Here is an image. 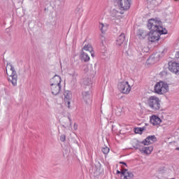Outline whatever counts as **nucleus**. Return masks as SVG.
<instances>
[{
	"instance_id": "f257e3e1",
	"label": "nucleus",
	"mask_w": 179,
	"mask_h": 179,
	"mask_svg": "<svg viewBox=\"0 0 179 179\" xmlns=\"http://www.w3.org/2000/svg\"><path fill=\"white\" fill-rule=\"evenodd\" d=\"M160 24H162V21L150 19L148 20V28L150 30V33L145 30L139 29L137 36L141 40L146 38L147 36H148V41H150V43L159 41L162 34H167V30L163 29V27L160 26Z\"/></svg>"
},
{
	"instance_id": "f03ea898",
	"label": "nucleus",
	"mask_w": 179,
	"mask_h": 179,
	"mask_svg": "<svg viewBox=\"0 0 179 179\" xmlns=\"http://www.w3.org/2000/svg\"><path fill=\"white\" fill-rule=\"evenodd\" d=\"M155 92L157 94H164L169 92V84L159 81L155 85Z\"/></svg>"
},
{
	"instance_id": "7ed1b4c3",
	"label": "nucleus",
	"mask_w": 179,
	"mask_h": 179,
	"mask_svg": "<svg viewBox=\"0 0 179 179\" xmlns=\"http://www.w3.org/2000/svg\"><path fill=\"white\" fill-rule=\"evenodd\" d=\"M148 104L152 110L155 111H157V110H160V99L158 97L152 96H150L148 99Z\"/></svg>"
},
{
	"instance_id": "20e7f679",
	"label": "nucleus",
	"mask_w": 179,
	"mask_h": 179,
	"mask_svg": "<svg viewBox=\"0 0 179 179\" xmlns=\"http://www.w3.org/2000/svg\"><path fill=\"white\" fill-rule=\"evenodd\" d=\"M118 89L120 92L124 94H129V92H131V85H129L128 81L120 82L118 84Z\"/></svg>"
},
{
	"instance_id": "39448f33",
	"label": "nucleus",
	"mask_w": 179,
	"mask_h": 179,
	"mask_svg": "<svg viewBox=\"0 0 179 179\" xmlns=\"http://www.w3.org/2000/svg\"><path fill=\"white\" fill-rule=\"evenodd\" d=\"M7 66H10V70L12 71L8 80L12 83L13 86H16L17 85V73L15 70V67H13L12 64H7Z\"/></svg>"
},
{
	"instance_id": "423d86ee",
	"label": "nucleus",
	"mask_w": 179,
	"mask_h": 179,
	"mask_svg": "<svg viewBox=\"0 0 179 179\" xmlns=\"http://www.w3.org/2000/svg\"><path fill=\"white\" fill-rule=\"evenodd\" d=\"M169 70L175 73V75H179V64L177 62H169Z\"/></svg>"
},
{
	"instance_id": "0eeeda50",
	"label": "nucleus",
	"mask_w": 179,
	"mask_h": 179,
	"mask_svg": "<svg viewBox=\"0 0 179 179\" xmlns=\"http://www.w3.org/2000/svg\"><path fill=\"white\" fill-rule=\"evenodd\" d=\"M92 83L93 82L92 81V78L90 77L86 76L83 78L82 85L85 89L90 90V89H92Z\"/></svg>"
},
{
	"instance_id": "6e6552de",
	"label": "nucleus",
	"mask_w": 179,
	"mask_h": 179,
	"mask_svg": "<svg viewBox=\"0 0 179 179\" xmlns=\"http://www.w3.org/2000/svg\"><path fill=\"white\" fill-rule=\"evenodd\" d=\"M136 149H138L141 153H144L145 155H150L152 152H153V147H144L141 148L139 146V144H137L136 147H134Z\"/></svg>"
},
{
	"instance_id": "1a4fd4ad",
	"label": "nucleus",
	"mask_w": 179,
	"mask_h": 179,
	"mask_svg": "<svg viewBox=\"0 0 179 179\" xmlns=\"http://www.w3.org/2000/svg\"><path fill=\"white\" fill-rule=\"evenodd\" d=\"M156 141L157 138L155 136H149L144 141H143L141 143L145 146H148V145H151V143H155Z\"/></svg>"
},
{
	"instance_id": "9d476101",
	"label": "nucleus",
	"mask_w": 179,
	"mask_h": 179,
	"mask_svg": "<svg viewBox=\"0 0 179 179\" xmlns=\"http://www.w3.org/2000/svg\"><path fill=\"white\" fill-rule=\"evenodd\" d=\"M121 179H134V173L128 171V169L122 171Z\"/></svg>"
},
{
	"instance_id": "9b49d317",
	"label": "nucleus",
	"mask_w": 179,
	"mask_h": 179,
	"mask_svg": "<svg viewBox=\"0 0 179 179\" xmlns=\"http://www.w3.org/2000/svg\"><path fill=\"white\" fill-rule=\"evenodd\" d=\"M61 86V77L55 76L50 80V86Z\"/></svg>"
},
{
	"instance_id": "f8f14e48",
	"label": "nucleus",
	"mask_w": 179,
	"mask_h": 179,
	"mask_svg": "<svg viewBox=\"0 0 179 179\" xmlns=\"http://www.w3.org/2000/svg\"><path fill=\"white\" fill-rule=\"evenodd\" d=\"M83 99L86 104L92 103V98L90 97V92L89 91L83 92Z\"/></svg>"
},
{
	"instance_id": "ddd939ff",
	"label": "nucleus",
	"mask_w": 179,
	"mask_h": 179,
	"mask_svg": "<svg viewBox=\"0 0 179 179\" xmlns=\"http://www.w3.org/2000/svg\"><path fill=\"white\" fill-rule=\"evenodd\" d=\"M150 122H151L152 125H159L162 123V119L153 115L150 119Z\"/></svg>"
},
{
	"instance_id": "4468645a",
	"label": "nucleus",
	"mask_w": 179,
	"mask_h": 179,
	"mask_svg": "<svg viewBox=\"0 0 179 179\" xmlns=\"http://www.w3.org/2000/svg\"><path fill=\"white\" fill-rule=\"evenodd\" d=\"M50 89L52 94L54 96H57V94H59L61 92V85H50Z\"/></svg>"
},
{
	"instance_id": "2eb2a0df",
	"label": "nucleus",
	"mask_w": 179,
	"mask_h": 179,
	"mask_svg": "<svg viewBox=\"0 0 179 179\" xmlns=\"http://www.w3.org/2000/svg\"><path fill=\"white\" fill-rule=\"evenodd\" d=\"M122 1H124V6H123L124 9H129L131 8V0H117L116 5H122V3H121Z\"/></svg>"
},
{
	"instance_id": "dca6fc26",
	"label": "nucleus",
	"mask_w": 179,
	"mask_h": 179,
	"mask_svg": "<svg viewBox=\"0 0 179 179\" xmlns=\"http://www.w3.org/2000/svg\"><path fill=\"white\" fill-rule=\"evenodd\" d=\"M81 61H84V62H89L90 61V57H89V55L83 50H82L80 55Z\"/></svg>"
},
{
	"instance_id": "f3484780",
	"label": "nucleus",
	"mask_w": 179,
	"mask_h": 179,
	"mask_svg": "<svg viewBox=\"0 0 179 179\" xmlns=\"http://www.w3.org/2000/svg\"><path fill=\"white\" fill-rule=\"evenodd\" d=\"M124 41H125V34L122 33L117 38L116 41L117 45H121L124 44Z\"/></svg>"
},
{
	"instance_id": "a211bd4d",
	"label": "nucleus",
	"mask_w": 179,
	"mask_h": 179,
	"mask_svg": "<svg viewBox=\"0 0 179 179\" xmlns=\"http://www.w3.org/2000/svg\"><path fill=\"white\" fill-rule=\"evenodd\" d=\"M117 1V0H114V5H115V6H117V8H119V9H120V10H128V9H129V8H124V6H125L124 1H123L122 2L120 3H122V5L120 4V3H119V4H116Z\"/></svg>"
},
{
	"instance_id": "6ab92c4d",
	"label": "nucleus",
	"mask_w": 179,
	"mask_h": 179,
	"mask_svg": "<svg viewBox=\"0 0 179 179\" xmlns=\"http://www.w3.org/2000/svg\"><path fill=\"white\" fill-rule=\"evenodd\" d=\"M83 50H84L85 51H88V52H90L91 55L93 57V47H92V45H85Z\"/></svg>"
},
{
	"instance_id": "aec40b11",
	"label": "nucleus",
	"mask_w": 179,
	"mask_h": 179,
	"mask_svg": "<svg viewBox=\"0 0 179 179\" xmlns=\"http://www.w3.org/2000/svg\"><path fill=\"white\" fill-rule=\"evenodd\" d=\"M64 100H71L72 99V94L70 91H65L64 93Z\"/></svg>"
},
{
	"instance_id": "412c9836",
	"label": "nucleus",
	"mask_w": 179,
	"mask_h": 179,
	"mask_svg": "<svg viewBox=\"0 0 179 179\" xmlns=\"http://www.w3.org/2000/svg\"><path fill=\"white\" fill-rule=\"evenodd\" d=\"M156 62V57H155V55H151L148 59H147V64H150V65H153Z\"/></svg>"
},
{
	"instance_id": "4be33fe9",
	"label": "nucleus",
	"mask_w": 179,
	"mask_h": 179,
	"mask_svg": "<svg viewBox=\"0 0 179 179\" xmlns=\"http://www.w3.org/2000/svg\"><path fill=\"white\" fill-rule=\"evenodd\" d=\"M115 111L116 115H117V117H120V115H121V113H122V108L116 106Z\"/></svg>"
},
{
	"instance_id": "5701e85b",
	"label": "nucleus",
	"mask_w": 179,
	"mask_h": 179,
	"mask_svg": "<svg viewBox=\"0 0 179 179\" xmlns=\"http://www.w3.org/2000/svg\"><path fill=\"white\" fill-rule=\"evenodd\" d=\"M143 131H145V127H136L134 129L135 134H141Z\"/></svg>"
},
{
	"instance_id": "b1692460",
	"label": "nucleus",
	"mask_w": 179,
	"mask_h": 179,
	"mask_svg": "<svg viewBox=\"0 0 179 179\" xmlns=\"http://www.w3.org/2000/svg\"><path fill=\"white\" fill-rule=\"evenodd\" d=\"M99 29H100L101 33H104L105 31H107V26L104 25V24H103V23H100Z\"/></svg>"
},
{
	"instance_id": "393cba45",
	"label": "nucleus",
	"mask_w": 179,
	"mask_h": 179,
	"mask_svg": "<svg viewBox=\"0 0 179 179\" xmlns=\"http://www.w3.org/2000/svg\"><path fill=\"white\" fill-rule=\"evenodd\" d=\"M110 152V148L107 146H104L102 148V152L103 155H108V152Z\"/></svg>"
},
{
	"instance_id": "a878e982",
	"label": "nucleus",
	"mask_w": 179,
	"mask_h": 179,
	"mask_svg": "<svg viewBox=\"0 0 179 179\" xmlns=\"http://www.w3.org/2000/svg\"><path fill=\"white\" fill-rule=\"evenodd\" d=\"M64 102L68 108H71V100H64Z\"/></svg>"
},
{
	"instance_id": "bb28decb",
	"label": "nucleus",
	"mask_w": 179,
	"mask_h": 179,
	"mask_svg": "<svg viewBox=\"0 0 179 179\" xmlns=\"http://www.w3.org/2000/svg\"><path fill=\"white\" fill-rule=\"evenodd\" d=\"M60 141H62V142H65V141H66V136H65V134H62L60 136Z\"/></svg>"
},
{
	"instance_id": "cd10ccee",
	"label": "nucleus",
	"mask_w": 179,
	"mask_h": 179,
	"mask_svg": "<svg viewBox=\"0 0 179 179\" xmlns=\"http://www.w3.org/2000/svg\"><path fill=\"white\" fill-rule=\"evenodd\" d=\"M68 120H69V125L71 127L72 125V120L71 119L70 116H68Z\"/></svg>"
},
{
	"instance_id": "c85d7f7f",
	"label": "nucleus",
	"mask_w": 179,
	"mask_h": 179,
	"mask_svg": "<svg viewBox=\"0 0 179 179\" xmlns=\"http://www.w3.org/2000/svg\"><path fill=\"white\" fill-rule=\"evenodd\" d=\"M73 128H74L75 131H76V129H78V124L74 123Z\"/></svg>"
},
{
	"instance_id": "c756f323",
	"label": "nucleus",
	"mask_w": 179,
	"mask_h": 179,
	"mask_svg": "<svg viewBox=\"0 0 179 179\" xmlns=\"http://www.w3.org/2000/svg\"><path fill=\"white\" fill-rule=\"evenodd\" d=\"M162 75L163 76L167 75V71H162Z\"/></svg>"
},
{
	"instance_id": "7c9ffc66",
	"label": "nucleus",
	"mask_w": 179,
	"mask_h": 179,
	"mask_svg": "<svg viewBox=\"0 0 179 179\" xmlns=\"http://www.w3.org/2000/svg\"><path fill=\"white\" fill-rule=\"evenodd\" d=\"M80 11V8H77L76 9V13H79Z\"/></svg>"
},
{
	"instance_id": "2f4dec72",
	"label": "nucleus",
	"mask_w": 179,
	"mask_h": 179,
	"mask_svg": "<svg viewBox=\"0 0 179 179\" xmlns=\"http://www.w3.org/2000/svg\"><path fill=\"white\" fill-rule=\"evenodd\" d=\"M24 0H17L18 3H23Z\"/></svg>"
},
{
	"instance_id": "473e14b6",
	"label": "nucleus",
	"mask_w": 179,
	"mask_h": 179,
	"mask_svg": "<svg viewBox=\"0 0 179 179\" xmlns=\"http://www.w3.org/2000/svg\"><path fill=\"white\" fill-rule=\"evenodd\" d=\"M120 164H124V166H127V163H125V162H120Z\"/></svg>"
},
{
	"instance_id": "72a5a7b5",
	"label": "nucleus",
	"mask_w": 179,
	"mask_h": 179,
	"mask_svg": "<svg viewBox=\"0 0 179 179\" xmlns=\"http://www.w3.org/2000/svg\"><path fill=\"white\" fill-rule=\"evenodd\" d=\"M117 174H122V171H117Z\"/></svg>"
},
{
	"instance_id": "f704fd0d",
	"label": "nucleus",
	"mask_w": 179,
	"mask_h": 179,
	"mask_svg": "<svg viewBox=\"0 0 179 179\" xmlns=\"http://www.w3.org/2000/svg\"><path fill=\"white\" fill-rule=\"evenodd\" d=\"M63 128H66V127L65 125H62Z\"/></svg>"
},
{
	"instance_id": "c9c22d12",
	"label": "nucleus",
	"mask_w": 179,
	"mask_h": 179,
	"mask_svg": "<svg viewBox=\"0 0 179 179\" xmlns=\"http://www.w3.org/2000/svg\"><path fill=\"white\" fill-rule=\"evenodd\" d=\"M101 44H102V45H104V43L103 42L101 43Z\"/></svg>"
},
{
	"instance_id": "e433bc0d",
	"label": "nucleus",
	"mask_w": 179,
	"mask_h": 179,
	"mask_svg": "<svg viewBox=\"0 0 179 179\" xmlns=\"http://www.w3.org/2000/svg\"><path fill=\"white\" fill-rule=\"evenodd\" d=\"M176 150H179V148H176Z\"/></svg>"
},
{
	"instance_id": "4c0bfd02",
	"label": "nucleus",
	"mask_w": 179,
	"mask_h": 179,
	"mask_svg": "<svg viewBox=\"0 0 179 179\" xmlns=\"http://www.w3.org/2000/svg\"><path fill=\"white\" fill-rule=\"evenodd\" d=\"M104 51H106V48L104 49Z\"/></svg>"
},
{
	"instance_id": "58836bf2",
	"label": "nucleus",
	"mask_w": 179,
	"mask_h": 179,
	"mask_svg": "<svg viewBox=\"0 0 179 179\" xmlns=\"http://www.w3.org/2000/svg\"><path fill=\"white\" fill-rule=\"evenodd\" d=\"M175 1H178V0H175Z\"/></svg>"
}]
</instances>
